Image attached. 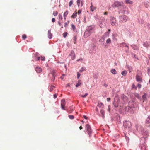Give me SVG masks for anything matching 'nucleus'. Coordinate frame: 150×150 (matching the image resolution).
<instances>
[{
  "instance_id": "nucleus-1",
  "label": "nucleus",
  "mask_w": 150,
  "mask_h": 150,
  "mask_svg": "<svg viewBox=\"0 0 150 150\" xmlns=\"http://www.w3.org/2000/svg\"><path fill=\"white\" fill-rule=\"evenodd\" d=\"M142 72L139 71L137 73L136 77V80L138 82L141 83L142 82Z\"/></svg>"
},
{
  "instance_id": "nucleus-2",
  "label": "nucleus",
  "mask_w": 150,
  "mask_h": 150,
  "mask_svg": "<svg viewBox=\"0 0 150 150\" xmlns=\"http://www.w3.org/2000/svg\"><path fill=\"white\" fill-rule=\"evenodd\" d=\"M128 17L125 15L120 16V22L124 23L126 22L128 20Z\"/></svg>"
},
{
  "instance_id": "nucleus-3",
  "label": "nucleus",
  "mask_w": 150,
  "mask_h": 150,
  "mask_svg": "<svg viewBox=\"0 0 150 150\" xmlns=\"http://www.w3.org/2000/svg\"><path fill=\"white\" fill-rule=\"evenodd\" d=\"M123 126L125 128H129L132 127V124L129 121H125L123 122Z\"/></svg>"
},
{
  "instance_id": "nucleus-4",
  "label": "nucleus",
  "mask_w": 150,
  "mask_h": 150,
  "mask_svg": "<svg viewBox=\"0 0 150 150\" xmlns=\"http://www.w3.org/2000/svg\"><path fill=\"white\" fill-rule=\"evenodd\" d=\"M86 129L87 132L88 133L89 136H90L92 133V131L90 126L88 124H87L86 125Z\"/></svg>"
},
{
  "instance_id": "nucleus-5",
  "label": "nucleus",
  "mask_w": 150,
  "mask_h": 150,
  "mask_svg": "<svg viewBox=\"0 0 150 150\" xmlns=\"http://www.w3.org/2000/svg\"><path fill=\"white\" fill-rule=\"evenodd\" d=\"M86 30L91 33L95 32L94 27V26H91L88 27Z\"/></svg>"
},
{
  "instance_id": "nucleus-6",
  "label": "nucleus",
  "mask_w": 150,
  "mask_h": 150,
  "mask_svg": "<svg viewBox=\"0 0 150 150\" xmlns=\"http://www.w3.org/2000/svg\"><path fill=\"white\" fill-rule=\"evenodd\" d=\"M121 5V4L120 2L117 1L115 2L112 5L113 7H118Z\"/></svg>"
},
{
  "instance_id": "nucleus-7",
  "label": "nucleus",
  "mask_w": 150,
  "mask_h": 150,
  "mask_svg": "<svg viewBox=\"0 0 150 150\" xmlns=\"http://www.w3.org/2000/svg\"><path fill=\"white\" fill-rule=\"evenodd\" d=\"M65 100L64 99H62L61 100V105L62 109L64 110H66V108L65 107Z\"/></svg>"
},
{
  "instance_id": "nucleus-8",
  "label": "nucleus",
  "mask_w": 150,
  "mask_h": 150,
  "mask_svg": "<svg viewBox=\"0 0 150 150\" xmlns=\"http://www.w3.org/2000/svg\"><path fill=\"white\" fill-rule=\"evenodd\" d=\"M110 19L111 21V25L112 26L115 25L116 21L115 18L111 16L110 17Z\"/></svg>"
},
{
  "instance_id": "nucleus-9",
  "label": "nucleus",
  "mask_w": 150,
  "mask_h": 150,
  "mask_svg": "<svg viewBox=\"0 0 150 150\" xmlns=\"http://www.w3.org/2000/svg\"><path fill=\"white\" fill-rule=\"evenodd\" d=\"M125 110L126 111L132 113L134 112L132 108L129 106L126 107L125 108Z\"/></svg>"
},
{
  "instance_id": "nucleus-10",
  "label": "nucleus",
  "mask_w": 150,
  "mask_h": 150,
  "mask_svg": "<svg viewBox=\"0 0 150 150\" xmlns=\"http://www.w3.org/2000/svg\"><path fill=\"white\" fill-rule=\"evenodd\" d=\"M120 45L121 46H123L125 47H126L127 48V49L126 50V52H128L129 49V46L126 44V43H122L120 44Z\"/></svg>"
},
{
  "instance_id": "nucleus-11",
  "label": "nucleus",
  "mask_w": 150,
  "mask_h": 150,
  "mask_svg": "<svg viewBox=\"0 0 150 150\" xmlns=\"http://www.w3.org/2000/svg\"><path fill=\"white\" fill-rule=\"evenodd\" d=\"M51 74H52V76L54 77L53 80H54L55 79V77L56 76V71L54 70H52Z\"/></svg>"
},
{
  "instance_id": "nucleus-12",
  "label": "nucleus",
  "mask_w": 150,
  "mask_h": 150,
  "mask_svg": "<svg viewBox=\"0 0 150 150\" xmlns=\"http://www.w3.org/2000/svg\"><path fill=\"white\" fill-rule=\"evenodd\" d=\"M69 55L71 57V58L72 60H74L75 59L76 56L75 53L74 51H72L71 53L69 54Z\"/></svg>"
},
{
  "instance_id": "nucleus-13",
  "label": "nucleus",
  "mask_w": 150,
  "mask_h": 150,
  "mask_svg": "<svg viewBox=\"0 0 150 150\" xmlns=\"http://www.w3.org/2000/svg\"><path fill=\"white\" fill-rule=\"evenodd\" d=\"M35 71L37 73H39L42 72V69L40 67H37L35 68Z\"/></svg>"
},
{
  "instance_id": "nucleus-14",
  "label": "nucleus",
  "mask_w": 150,
  "mask_h": 150,
  "mask_svg": "<svg viewBox=\"0 0 150 150\" xmlns=\"http://www.w3.org/2000/svg\"><path fill=\"white\" fill-rule=\"evenodd\" d=\"M91 34V33L86 30L84 33V36L85 37H87L89 36Z\"/></svg>"
},
{
  "instance_id": "nucleus-15",
  "label": "nucleus",
  "mask_w": 150,
  "mask_h": 150,
  "mask_svg": "<svg viewBox=\"0 0 150 150\" xmlns=\"http://www.w3.org/2000/svg\"><path fill=\"white\" fill-rule=\"evenodd\" d=\"M143 45L144 46L148 47L150 45V42H146L144 43Z\"/></svg>"
},
{
  "instance_id": "nucleus-16",
  "label": "nucleus",
  "mask_w": 150,
  "mask_h": 150,
  "mask_svg": "<svg viewBox=\"0 0 150 150\" xmlns=\"http://www.w3.org/2000/svg\"><path fill=\"white\" fill-rule=\"evenodd\" d=\"M48 37L49 39H51L52 37V34L51 33V30H49L48 33Z\"/></svg>"
},
{
  "instance_id": "nucleus-17",
  "label": "nucleus",
  "mask_w": 150,
  "mask_h": 150,
  "mask_svg": "<svg viewBox=\"0 0 150 150\" xmlns=\"http://www.w3.org/2000/svg\"><path fill=\"white\" fill-rule=\"evenodd\" d=\"M77 16V13L75 11L73 15L71 16V17L73 18H75Z\"/></svg>"
},
{
  "instance_id": "nucleus-18",
  "label": "nucleus",
  "mask_w": 150,
  "mask_h": 150,
  "mask_svg": "<svg viewBox=\"0 0 150 150\" xmlns=\"http://www.w3.org/2000/svg\"><path fill=\"white\" fill-rule=\"evenodd\" d=\"M149 2L148 1H146L144 3L145 6L147 8L149 7Z\"/></svg>"
},
{
  "instance_id": "nucleus-19",
  "label": "nucleus",
  "mask_w": 150,
  "mask_h": 150,
  "mask_svg": "<svg viewBox=\"0 0 150 150\" xmlns=\"http://www.w3.org/2000/svg\"><path fill=\"white\" fill-rule=\"evenodd\" d=\"M147 94L145 93L144 95L142 96V97L144 100H145L146 99Z\"/></svg>"
},
{
  "instance_id": "nucleus-20",
  "label": "nucleus",
  "mask_w": 150,
  "mask_h": 150,
  "mask_svg": "<svg viewBox=\"0 0 150 150\" xmlns=\"http://www.w3.org/2000/svg\"><path fill=\"white\" fill-rule=\"evenodd\" d=\"M127 73V71H126V70L123 71L121 72L122 75L124 76L126 75Z\"/></svg>"
},
{
  "instance_id": "nucleus-21",
  "label": "nucleus",
  "mask_w": 150,
  "mask_h": 150,
  "mask_svg": "<svg viewBox=\"0 0 150 150\" xmlns=\"http://www.w3.org/2000/svg\"><path fill=\"white\" fill-rule=\"evenodd\" d=\"M125 2L127 4H133L132 1L130 0H125Z\"/></svg>"
},
{
  "instance_id": "nucleus-22",
  "label": "nucleus",
  "mask_w": 150,
  "mask_h": 150,
  "mask_svg": "<svg viewBox=\"0 0 150 150\" xmlns=\"http://www.w3.org/2000/svg\"><path fill=\"white\" fill-rule=\"evenodd\" d=\"M97 106L99 107L103 108L104 106V105L102 103H100L98 104Z\"/></svg>"
},
{
  "instance_id": "nucleus-23",
  "label": "nucleus",
  "mask_w": 150,
  "mask_h": 150,
  "mask_svg": "<svg viewBox=\"0 0 150 150\" xmlns=\"http://www.w3.org/2000/svg\"><path fill=\"white\" fill-rule=\"evenodd\" d=\"M68 11L67 10L64 13L63 16L67 17L68 14Z\"/></svg>"
},
{
  "instance_id": "nucleus-24",
  "label": "nucleus",
  "mask_w": 150,
  "mask_h": 150,
  "mask_svg": "<svg viewBox=\"0 0 150 150\" xmlns=\"http://www.w3.org/2000/svg\"><path fill=\"white\" fill-rule=\"evenodd\" d=\"M111 72L113 74H116L117 73V71L114 69H113L111 70Z\"/></svg>"
},
{
  "instance_id": "nucleus-25",
  "label": "nucleus",
  "mask_w": 150,
  "mask_h": 150,
  "mask_svg": "<svg viewBox=\"0 0 150 150\" xmlns=\"http://www.w3.org/2000/svg\"><path fill=\"white\" fill-rule=\"evenodd\" d=\"M86 70V68L84 67H82L80 70H79V72L81 73L83 72V71H85Z\"/></svg>"
},
{
  "instance_id": "nucleus-26",
  "label": "nucleus",
  "mask_w": 150,
  "mask_h": 150,
  "mask_svg": "<svg viewBox=\"0 0 150 150\" xmlns=\"http://www.w3.org/2000/svg\"><path fill=\"white\" fill-rule=\"evenodd\" d=\"M100 113L102 115V116L104 117V111L103 110H101L100 111Z\"/></svg>"
},
{
  "instance_id": "nucleus-27",
  "label": "nucleus",
  "mask_w": 150,
  "mask_h": 150,
  "mask_svg": "<svg viewBox=\"0 0 150 150\" xmlns=\"http://www.w3.org/2000/svg\"><path fill=\"white\" fill-rule=\"evenodd\" d=\"M81 84V83L80 82V80H79L78 82V83H76L75 85V86L76 87H77L79 86H80Z\"/></svg>"
},
{
  "instance_id": "nucleus-28",
  "label": "nucleus",
  "mask_w": 150,
  "mask_h": 150,
  "mask_svg": "<svg viewBox=\"0 0 150 150\" xmlns=\"http://www.w3.org/2000/svg\"><path fill=\"white\" fill-rule=\"evenodd\" d=\"M55 88V86H51L50 88V91H52L53 90V89Z\"/></svg>"
},
{
  "instance_id": "nucleus-29",
  "label": "nucleus",
  "mask_w": 150,
  "mask_h": 150,
  "mask_svg": "<svg viewBox=\"0 0 150 150\" xmlns=\"http://www.w3.org/2000/svg\"><path fill=\"white\" fill-rule=\"evenodd\" d=\"M111 42V39L110 38H108L106 40V42L107 44L110 43Z\"/></svg>"
},
{
  "instance_id": "nucleus-30",
  "label": "nucleus",
  "mask_w": 150,
  "mask_h": 150,
  "mask_svg": "<svg viewBox=\"0 0 150 150\" xmlns=\"http://www.w3.org/2000/svg\"><path fill=\"white\" fill-rule=\"evenodd\" d=\"M90 9H91V11H93L95 9H96V8H95V7H93V6H92V5L91 4V6H90Z\"/></svg>"
},
{
  "instance_id": "nucleus-31",
  "label": "nucleus",
  "mask_w": 150,
  "mask_h": 150,
  "mask_svg": "<svg viewBox=\"0 0 150 150\" xmlns=\"http://www.w3.org/2000/svg\"><path fill=\"white\" fill-rule=\"evenodd\" d=\"M71 27L74 31H75L76 30V28L74 24L71 25Z\"/></svg>"
},
{
  "instance_id": "nucleus-32",
  "label": "nucleus",
  "mask_w": 150,
  "mask_h": 150,
  "mask_svg": "<svg viewBox=\"0 0 150 150\" xmlns=\"http://www.w3.org/2000/svg\"><path fill=\"white\" fill-rule=\"evenodd\" d=\"M132 48L134 50H138V48L135 45H134L132 46Z\"/></svg>"
},
{
  "instance_id": "nucleus-33",
  "label": "nucleus",
  "mask_w": 150,
  "mask_h": 150,
  "mask_svg": "<svg viewBox=\"0 0 150 150\" xmlns=\"http://www.w3.org/2000/svg\"><path fill=\"white\" fill-rule=\"evenodd\" d=\"M58 14V12L57 11H54L53 13V15L54 16H56Z\"/></svg>"
},
{
  "instance_id": "nucleus-34",
  "label": "nucleus",
  "mask_w": 150,
  "mask_h": 150,
  "mask_svg": "<svg viewBox=\"0 0 150 150\" xmlns=\"http://www.w3.org/2000/svg\"><path fill=\"white\" fill-rule=\"evenodd\" d=\"M68 117L71 119H73L74 118V116L73 115H69Z\"/></svg>"
},
{
  "instance_id": "nucleus-35",
  "label": "nucleus",
  "mask_w": 150,
  "mask_h": 150,
  "mask_svg": "<svg viewBox=\"0 0 150 150\" xmlns=\"http://www.w3.org/2000/svg\"><path fill=\"white\" fill-rule=\"evenodd\" d=\"M73 1L72 0H71L70 1L69 3V6L70 7L73 4Z\"/></svg>"
},
{
  "instance_id": "nucleus-36",
  "label": "nucleus",
  "mask_w": 150,
  "mask_h": 150,
  "mask_svg": "<svg viewBox=\"0 0 150 150\" xmlns=\"http://www.w3.org/2000/svg\"><path fill=\"white\" fill-rule=\"evenodd\" d=\"M69 23V21H68V23L65 22L64 23V26L66 28L67 27L68 25V23Z\"/></svg>"
},
{
  "instance_id": "nucleus-37",
  "label": "nucleus",
  "mask_w": 150,
  "mask_h": 150,
  "mask_svg": "<svg viewBox=\"0 0 150 150\" xmlns=\"http://www.w3.org/2000/svg\"><path fill=\"white\" fill-rule=\"evenodd\" d=\"M67 33L66 32H64L63 34V37L64 38H65L67 35Z\"/></svg>"
},
{
  "instance_id": "nucleus-38",
  "label": "nucleus",
  "mask_w": 150,
  "mask_h": 150,
  "mask_svg": "<svg viewBox=\"0 0 150 150\" xmlns=\"http://www.w3.org/2000/svg\"><path fill=\"white\" fill-rule=\"evenodd\" d=\"M22 38L24 40L27 38V36L25 34H23L22 35Z\"/></svg>"
},
{
  "instance_id": "nucleus-39",
  "label": "nucleus",
  "mask_w": 150,
  "mask_h": 150,
  "mask_svg": "<svg viewBox=\"0 0 150 150\" xmlns=\"http://www.w3.org/2000/svg\"><path fill=\"white\" fill-rule=\"evenodd\" d=\"M81 2V0H77V5L78 6H79L80 3Z\"/></svg>"
},
{
  "instance_id": "nucleus-40",
  "label": "nucleus",
  "mask_w": 150,
  "mask_h": 150,
  "mask_svg": "<svg viewBox=\"0 0 150 150\" xmlns=\"http://www.w3.org/2000/svg\"><path fill=\"white\" fill-rule=\"evenodd\" d=\"M88 94L86 93L84 95H81V96L83 98H85L88 95Z\"/></svg>"
},
{
  "instance_id": "nucleus-41",
  "label": "nucleus",
  "mask_w": 150,
  "mask_h": 150,
  "mask_svg": "<svg viewBox=\"0 0 150 150\" xmlns=\"http://www.w3.org/2000/svg\"><path fill=\"white\" fill-rule=\"evenodd\" d=\"M62 20L63 19L62 16L61 14H59L58 16Z\"/></svg>"
},
{
  "instance_id": "nucleus-42",
  "label": "nucleus",
  "mask_w": 150,
  "mask_h": 150,
  "mask_svg": "<svg viewBox=\"0 0 150 150\" xmlns=\"http://www.w3.org/2000/svg\"><path fill=\"white\" fill-rule=\"evenodd\" d=\"M135 96L137 97V98H138V99H139L140 98L139 95L138 94H136L135 95Z\"/></svg>"
},
{
  "instance_id": "nucleus-43",
  "label": "nucleus",
  "mask_w": 150,
  "mask_h": 150,
  "mask_svg": "<svg viewBox=\"0 0 150 150\" xmlns=\"http://www.w3.org/2000/svg\"><path fill=\"white\" fill-rule=\"evenodd\" d=\"M113 104L114 105V106L115 107H117L118 106V104H116L115 103V102H114L113 103Z\"/></svg>"
},
{
  "instance_id": "nucleus-44",
  "label": "nucleus",
  "mask_w": 150,
  "mask_h": 150,
  "mask_svg": "<svg viewBox=\"0 0 150 150\" xmlns=\"http://www.w3.org/2000/svg\"><path fill=\"white\" fill-rule=\"evenodd\" d=\"M80 76V74L79 72L77 73V78L78 79Z\"/></svg>"
},
{
  "instance_id": "nucleus-45",
  "label": "nucleus",
  "mask_w": 150,
  "mask_h": 150,
  "mask_svg": "<svg viewBox=\"0 0 150 150\" xmlns=\"http://www.w3.org/2000/svg\"><path fill=\"white\" fill-rule=\"evenodd\" d=\"M137 86L139 88H140L141 87V85L140 84H138Z\"/></svg>"
},
{
  "instance_id": "nucleus-46",
  "label": "nucleus",
  "mask_w": 150,
  "mask_h": 150,
  "mask_svg": "<svg viewBox=\"0 0 150 150\" xmlns=\"http://www.w3.org/2000/svg\"><path fill=\"white\" fill-rule=\"evenodd\" d=\"M41 60H42V61H44L45 60V57H41Z\"/></svg>"
},
{
  "instance_id": "nucleus-47",
  "label": "nucleus",
  "mask_w": 150,
  "mask_h": 150,
  "mask_svg": "<svg viewBox=\"0 0 150 150\" xmlns=\"http://www.w3.org/2000/svg\"><path fill=\"white\" fill-rule=\"evenodd\" d=\"M132 87L133 88H137V87H136L135 85L134 84H133L132 86Z\"/></svg>"
},
{
  "instance_id": "nucleus-48",
  "label": "nucleus",
  "mask_w": 150,
  "mask_h": 150,
  "mask_svg": "<svg viewBox=\"0 0 150 150\" xmlns=\"http://www.w3.org/2000/svg\"><path fill=\"white\" fill-rule=\"evenodd\" d=\"M55 19L54 18H53L52 19V22H55Z\"/></svg>"
},
{
  "instance_id": "nucleus-49",
  "label": "nucleus",
  "mask_w": 150,
  "mask_h": 150,
  "mask_svg": "<svg viewBox=\"0 0 150 150\" xmlns=\"http://www.w3.org/2000/svg\"><path fill=\"white\" fill-rule=\"evenodd\" d=\"M74 40H75L74 43L75 44L76 43V40L77 39V37H76V36H74Z\"/></svg>"
},
{
  "instance_id": "nucleus-50",
  "label": "nucleus",
  "mask_w": 150,
  "mask_h": 150,
  "mask_svg": "<svg viewBox=\"0 0 150 150\" xmlns=\"http://www.w3.org/2000/svg\"><path fill=\"white\" fill-rule=\"evenodd\" d=\"M57 95L56 94H55L54 95V98H56L57 97Z\"/></svg>"
},
{
  "instance_id": "nucleus-51",
  "label": "nucleus",
  "mask_w": 150,
  "mask_h": 150,
  "mask_svg": "<svg viewBox=\"0 0 150 150\" xmlns=\"http://www.w3.org/2000/svg\"><path fill=\"white\" fill-rule=\"evenodd\" d=\"M81 11L80 10H79L78 11V14H80L81 13Z\"/></svg>"
},
{
  "instance_id": "nucleus-52",
  "label": "nucleus",
  "mask_w": 150,
  "mask_h": 150,
  "mask_svg": "<svg viewBox=\"0 0 150 150\" xmlns=\"http://www.w3.org/2000/svg\"><path fill=\"white\" fill-rule=\"evenodd\" d=\"M111 30L110 29H108V31L107 33H108V35L109 33H110V32Z\"/></svg>"
},
{
  "instance_id": "nucleus-53",
  "label": "nucleus",
  "mask_w": 150,
  "mask_h": 150,
  "mask_svg": "<svg viewBox=\"0 0 150 150\" xmlns=\"http://www.w3.org/2000/svg\"><path fill=\"white\" fill-rule=\"evenodd\" d=\"M148 27L150 29V23H148Z\"/></svg>"
},
{
  "instance_id": "nucleus-54",
  "label": "nucleus",
  "mask_w": 150,
  "mask_h": 150,
  "mask_svg": "<svg viewBox=\"0 0 150 150\" xmlns=\"http://www.w3.org/2000/svg\"><path fill=\"white\" fill-rule=\"evenodd\" d=\"M110 100V99L109 98H107V100L108 102Z\"/></svg>"
},
{
  "instance_id": "nucleus-55",
  "label": "nucleus",
  "mask_w": 150,
  "mask_h": 150,
  "mask_svg": "<svg viewBox=\"0 0 150 150\" xmlns=\"http://www.w3.org/2000/svg\"><path fill=\"white\" fill-rule=\"evenodd\" d=\"M148 74L149 73L150 74V69H149L148 70Z\"/></svg>"
},
{
  "instance_id": "nucleus-56",
  "label": "nucleus",
  "mask_w": 150,
  "mask_h": 150,
  "mask_svg": "<svg viewBox=\"0 0 150 150\" xmlns=\"http://www.w3.org/2000/svg\"><path fill=\"white\" fill-rule=\"evenodd\" d=\"M58 24H59V25L60 26H61L62 25H61V23H60V22H58Z\"/></svg>"
},
{
  "instance_id": "nucleus-57",
  "label": "nucleus",
  "mask_w": 150,
  "mask_h": 150,
  "mask_svg": "<svg viewBox=\"0 0 150 150\" xmlns=\"http://www.w3.org/2000/svg\"><path fill=\"white\" fill-rule=\"evenodd\" d=\"M40 57H39L38 58V59H36V60H39L40 59Z\"/></svg>"
},
{
  "instance_id": "nucleus-58",
  "label": "nucleus",
  "mask_w": 150,
  "mask_h": 150,
  "mask_svg": "<svg viewBox=\"0 0 150 150\" xmlns=\"http://www.w3.org/2000/svg\"><path fill=\"white\" fill-rule=\"evenodd\" d=\"M83 129V127H82V126H80L79 127V129H80V130H81L82 129Z\"/></svg>"
},
{
  "instance_id": "nucleus-59",
  "label": "nucleus",
  "mask_w": 150,
  "mask_h": 150,
  "mask_svg": "<svg viewBox=\"0 0 150 150\" xmlns=\"http://www.w3.org/2000/svg\"><path fill=\"white\" fill-rule=\"evenodd\" d=\"M83 117H84V118L85 119H87V117H86V116H85V115H84V116H83Z\"/></svg>"
},
{
  "instance_id": "nucleus-60",
  "label": "nucleus",
  "mask_w": 150,
  "mask_h": 150,
  "mask_svg": "<svg viewBox=\"0 0 150 150\" xmlns=\"http://www.w3.org/2000/svg\"><path fill=\"white\" fill-rule=\"evenodd\" d=\"M108 14V13L107 12H105L104 13V15H107Z\"/></svg>"
},
{
  "instance_id": "nucleus-61",
  "label": "nucleus",
  "mask_w": 150,
  "mask_h": 150,
  "mask_svg": "<svg viewBox=\"0 0 150 150\" xmlns=\"http://www.w3.org/2000/svg\"><path fill=\"white\" fill-rule=\"evenodd\" d=\"M64 76H65V74H62V77L61 78L62 79H63V78H62V77H64Z\"/></svg>"
},
{
  "instance_id": "nucleus-62",
  "label": "nucleus",
  "mask_w": 150,
  "mask_h": 150,
  "mask_svg": "<svg viewBox=\"0 0 150 150\" xmlns=\"http://www.w3.org/2000/svg\"><path fill=\"white\" fill-rule=\"evenodd\" d=\"M81 6H83L82 1H81Z\"/></svg>"
},
{
  "instance_id": "nucleus-63",
  "label": "nucleus",
  "mask_w": 150,
  "mask_h": 150,
  "mask_svg": "<svg viewBox=\"0 0 150 150\" xmlns=\"http://www.w3.org/2000/svg\"><path fill=\"white\" fill-rule=\"evenodd\" d=\"M82 60V59H79L78 60H77V61H80V60Z\"/></svg>"
},
{
  "instance_id": "nucleus-64",
  "label": "nucleus",
  "mask_w": 150,
  "mask_h": 150,
  "mask_svg": "<svg viewBox=\"0 0 150 150\" xmlns=\"http://www.w3.org/2000/svg\"><path fill=\"white\" fill-rule=\"evenodd\" d=\"M64 19L65 20L66 19V17L64 16Z\"/></svg>"
}]
</instances>
